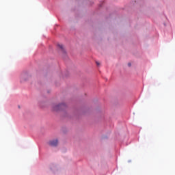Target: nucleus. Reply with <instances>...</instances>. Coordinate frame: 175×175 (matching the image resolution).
<instances>
[{"mask_svg":"<svg viewBox=\"0 0 175 175\" xmlns=\"http://www.w3.org/2000/svg\"><path fill=\"white\" fill-rule=\"evenodd\" d=\"M96 65H97L98 66H99V65H100V64L98 62H96Z\"/></svg>","mask_w":175,"mask_h":175,"instance_id":"4","label":"nucleus"},{"mask_svg":"<svg viewBox=\"0 0 175 175\" xmlns=\"http://www.w3.org/2000/svg\"><path fill=\"white\" fill-rule=\"evenodd\" d=\"M128 65L129 66H131L132 64L131 63H129Z\"/></svg>","mask_w":175,"mask_h":175,"instance_id":"5","label":"nucleus"},{"mask_svg":"<svg viewBox=\"0 0 175 175\" xmlns=\"http://www.w3.org/2000/svg\"><path fill=\"white\" fill-rule=\"evenodd\" d=\"M49 146H51V147H57L58 146V139H53V140H51L49 142Z\"/></svg>","mask_w":175,"mask_h":175,"instance_id":"2","label":"nucleus"},{"mask_svg":"<svg viewBox=\"0 0 175 175\" xmlns=\"http://www.w3.org/2000/svg\"><path fill=\"white\" fill-rule=\"evenodd\" d=\"M66 107V105L65 103H62L53 106V111H59V110H62V109H65Z\"/></svg>","mask_w":175,"mask_h":175,"instance_id":"1","label":"nucleus"},{"mask_svg":"<svg viewBox=\"0 0 175 175\" xmlns=\"http://www.w3.org/2000/svg\"><path fill=\"white\" fill-rule=\"evenodd\" d=\"M57 46L59 47V49H61L62 51H63V53L65 51L64 49V45L62 44H58Z\"/></svg>","mask_w":175,"mask_h":175,"instance_id":"3","label":"nucleus"}]
</instances>
